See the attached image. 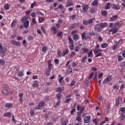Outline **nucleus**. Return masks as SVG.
<instances>
[{"label":"nucleus","mask_w":125,"mask_h":125,"mask_svg":"<svg viewBox=\"0 0 125 125\" xmlns=\"http://www.w3.org/2000/svg\"><path fill=\"white\" fill-rule=\"evenodd\" d=\"M118 18H119V16H118V15H115L110 18V20H111V21L113 22L115 20H117V19H118Z\"/></svg>","instance_id":"nucleus-28"},{"label":"nucleus","mask_w":125,"mask_h":125,"mask_svg":"<svg viewBox=\"0 0 125 125\" xmlns=\"http://www.w3.org/2000/svg\"><path fill=\"white\" fill-rule=\"evenodd\" d=\"M87 58V56H85L83 57L82 59L81 60L82 63H84V62L85 61V60H86Z\"/></svg>","instance_id":"nucleus-49"},{"label":"nucleus","mask_w":125,"mask_h":125,"mask_svg":"<svg viewBox=\"0 0 125 125\" xmlns=\"http://www.w3.org/2000/svg\"><path fill=\"white\" fill-rule=\"evenodd\" d=\"M54 63L55 64H59V60L58 59H55L54 60Z\"/></svg>","instance_id":"nucleus-64"},{"label":"nucleus","mask_w":125,"mask_h":125,"mask_svg":"<svg viewBox=\"0 0 125 125\" xmlns=\"http://www.w3.org/2000/svg\"><path fill=\"white\" fill-rule=\"evenodd\" d=\"M93 123L95 124V125H99L98 124V121H97V119L95 118L93 120Z\"/></svg>","instance_id":"nucleus-53"},{"label":"nucleus","mask_w":125,"mask_h":125,"mask_svg":"<svg viewBox=\"0 0 125 125\" xmlns=\"http://www.w3.org/2000/svg\"><path fill=\"white\" fill-rule=\"evenodd\" d=\"M50 73H51V70L47 69L45 72L46 77H49L50 75Z\"/></svg>","instance_id":"nucleus-39"},{"label":"nucleus","mask_w":125,"mask_h":125,"mask_svg":"<svg viewBox=\"0 0 125 125\" xmlns=\"http://www.w3.org/2000/svg\"><path fill=\"white\" fill-rule=\"evenodd\" d=\"M48 69L49 70H51L52 69L53 66H52V63H51V60H48Z\"/></svg>","instance_id":"nucleus-16"},{"label":"nucleus","mask_w":125,"mask_h":125,"mask_svg":"<svg viewBox=\"0 0 125 125\" xmlns=\"http://www.w3.org/2000/svg\"><path fill=\"white\" fill-rule=\"evenodd\" d=\"M19 98L20 102H23V93H21L19 94Z\"/></svg>","instance_id":"nucleus-34"},{"label":"nucleus","mask_w":125,"mask_h":125,"mask_svg":"<svg viewBox=\"0 0 125 125\" xmlns=\"http://www.w3.org/2000/svg\"><path fill=\"white\" fill-rule=\"evenodd\" d=\"M18 77H23L24 76V73H23V71H20L18 73Z\"/></svg>","instance_id":"nucleus-52"},{"label":"nucleus","mask_w":125,"mask_h":125,"mask_svg":"<svg viewBox=\"0 0 125 125\" xmlns=\"http://www.w3.org/2000/svg\"><path fill=\"white\" fill-rule=\"evenodd\" d=\"M97 40L99 41L100 42H101L103 41V39L102 38V37L100 36L98 37Z\"/></svg>","instance_id":"nucleus-63"},{"label":"nucleus","mask_w":125,"mask_h":125,"mask_svg":"<svg viewBox=\"0 0 125 125\" xmlns=\"http://www.w3.org/2000/svg\"><path fill=\"white\" fill-rule=\"evenodd\" d=\"M73 2H71V1L68 0L66 2V5L65 6L66 7H70V6H73Z\"/></svg>","instance_id":"nucleus-26"},{"label":"nucleus","mask_w":125,"mask_h":125,"mask_svg":"<svg viewBox=\"0 0 125 125\" xmlns=\"http://www.w3.org/2000/svg\"><path fill=\"white\" fill-rule=\"evenodd\" d=\"M7 48L2 46V44L0 43V55H5Z\"/></svg>","instance_id":"nucleus-4"},{"label":"nucleus","mask_w":125,"mask_h":125,"mask_svg":"<svg viewBox=\"0 0 125 125\" xmlns=\"http://www.w3.org/2000/svg\"><path fill=\"white\" fill-rule=\"evenodd\" d=\"M89 8L88 5L84 4L82 5L83 13H86L87 12V10Z\"/></svg>","instance_id":"nucleus-11"},{"label":"nucleus","mask_w":125,"mask_h":125,"mask_svg":"<svg viewBox=\"0 0 125 125\" xmlns=\"http://www.w3.org/2000/svg\"><path fill=\"white\" fill-rule=\"evenodd\" d=\"M96 11V9L95 8V7H92L91 9H90V13H95Z\"/></svg>","instance_id":"nucleus-45"},{"label":"nucleus","mask_w":125,"mask_h":125,"mask_svg":"<svg viewBox=\"0 0 125 125\" xmlns=\"http://www.w3.org/2000/svg\"><path fill=\"white\" fill-rule=\"evenodd\" d=\"M47 50V48L45 46H43L42 48V52H45Z\"/></svg>","instance_id":"nucleus-55"},{"label":"nucleus","mask_w":125,"mask_h":125,"mask_svg":"<svg viewBox=\"0 0 125 125\" xmlns=\"http://www.w3.org/2000/svg\"><path fill=\"white\" fill-rule=\"evenodd\" d=\"M5 64V61L3 59H0V65H4Z\"/></svg>","instance_id":"nucleus-58"},{"label":"nucleus","mask_w":125,"mask_h":125,"mask_svg":"<svg viewBox=\"0 0 125 125\" xmlns=\"http://www.w3.org/2000/svg\"><path fill=\"white\" fill-rule=\"evenodd\" d=\"M76 120L79 123H82L83 120L82 119V115H78L76 117Z\"/></svg>","instance_id":"nucleus-23"},{"label":"nucleus","mask_w":125,"mask_h":125,"mask_svg":"<svg viewBox=\"0 0 125 125\" xmlns=\"http://www.w3.org/2000/svg\"><path fill=\"white\" fill-rule=\"evenodd\" d=\"M72 72H73V69L68 68L67 71H66V74L70 75V74H71V73H72Z\"/></svg>","instance_id":"nucleus-56"},{"label":"nucleus","mask_w":125,"mask_h":125,"mask_svg":"<svg viewBox=\"0 0 125 125\" xmlns=\"http://www.w3.org/2000/svg\"><path fill=\"white\" fill-rule=\"evenodd\" d=\"M38 20L39 23H42V22L45 20V19H44V18H40Z\"/></svg>","instance_id":"nucleus-50"},{"label":"nucleus","mask_w":125,"mask_h":125,"mask_svg":"<svg viewBox=\"0 0 125 125\" xmlns=\"http://www.w3.org/2000/svg\"><path fill=\"white\" fill-rule=\"evenodd\" d=\"M68 40L69 43L70 44V46H69L70 50H74V47H75L74 40H72L71 37H68Z\"/></svg>","instance_id":"nucleus-5"},{"label":"nucleus","mask_w":125,"mask_h":125,"mask_svg":"<svg viewBox=\"0 0 125 125\" xmlns=\"http://www.w3.org/2000/svg\"><path fill=\"white\" fill-rule=\"evenodd\" d=\"M11 44L15 46H21V43L19 42H17L15 40H12L10 42Z\"/></svg>","instance_id":"nucleus-9"},{"label":"nucleus","mask_w":125,"mask_h":125,"mask_svg":"<svg viewBox=\"0 0 125 125\" xmlns=\"http://www.w3.org/2000/svg\"><path fill=\"white\" fill-rule=\"evenodd\" d=\"M101 14L104 17H107L108 16V12L107 11H103L101 12Z\"/></svg>","instance_id":"nucleus-25"},{"label":"nucleus","mask_w":125,"mask_h":125,"mask_svg":"<svg viewBox=\"0 0 125 125\" xmlns=\"http://www.w3.org/2000/svg\"><path fill=\"white\" fill-rule=\"evenodd\" d=\"M92 5H93V6H97L98 5V0H94L92 3Z\"/></svg>","instance_id":"nucleus-36"},{"label":"nucleus","mask_w":125,"mask_h":125,"mask_svg":"<svg viewBox=\"0 0 125 125\" xmlns=\"http://www.w3.org/2000/svg\"><path fill=\"white\" fill-rule=\"evenodd\" d=\"M109 28H111V29L108 31L109 35H113L114 34H116V33L118 32V29L114 26V23H109Z\"/></svg>","instance_id":"nucleus-1"},{"label":"nucleus","mask_w":125,"mask_h":125,"mask_svg":"<svg viewBox=\"0 0 125 125\" xmlns=\"http://www.w3.org/2000/svg\"><path fill=\"white\" fill-rule=\"evenodd\" d=\"M51 30L53 31V34H54V35H56V34H57V32H58V28L56 29L55 26L52 27L51 28Z\"/></svg>","instance_id":"nucleus-17"},{"label":"nucleus","mask_w":125,"mask_h":125,"mask_svg":"<svg viewBox=\"0 0 125 125\" xmlns=\"http://www.w3.org/2000/svg\"><path fill=\"white\" fill-rule=\"evenodd\" d=\"M101 48L104 49L108 47V43H104L101 44Z\"/></svg>","instance_id":"nucleus-33"},{"label":"nucleus","mask_w":125,"mask_h":125,"mask_svg":"<svg viewBox=\"0 0 125 125\" xmlns=\"http://www.w3.org/2000/svg\"><path fill=\"white\" fill-rule=\"evenodd\" d=\"M10 7V6L9 5V4L6 3L4 5V8L5 9V10H9V8Z\"/></svg>","instance_id":"nucleus-37"},{"label":"nucleus","mask_w":125,"mask_h":125,"mask_svg":"<svg viewBox=\"0 0 125 125\" xmlns=\"http://www.w3.org/2000/svg\"><path fill=\"white\" fill-rule=\"evenodd\" d=\"M57 54L59 56V57H62V53L61 50H58L57 52Z\"/></svg>","instance_id":"nucleus-40"},{"label":"nucleus","mask_w":125,"mask_h":125,"mask_svg":"<svg viewBox=\"0 0 125 125\" xmlns=\"http://www.w3.org/2000/svg\"><path fill=\"white\" fill-rule=\"evenodd\" d=\"M38 106H39L40 108H42V107H44V106H45V102H44V101H41L38 104Z\"/></svg>","instance_id":"nucleus-21"},{"label":"nucleus","mask_w":125,"mask_h":125,"mask_svg":"<svg viewBox=\"0 0 125 125\" xmlns=\"http://www.w3.org/2000/svg\"><path fill=\"white\" fill-rule=\"evenodd\" d=\"M91 120V116L88 115L85 116L83 118V122L84 124H89Z\"/></svg>","instance_id":"nucleus-8"},{"label":"nucleus","mask_w":125,"mask_h":125,"mask_svg":"<svg viewBox=\"0 0 125 125\" xmlns=\"http://www.w3.org/2000/svg\"><path fill=\"white\" fill-rule=\"evenodd\" d=\"M119 44H120V41H118V43H116L112 46V50H116V49H117V48L118 47V46L119 45Z\"/></svg>","instance_id":"nucleus-32"},{"label":"nucleus","mask_w":125,"mask_h":125,"mask_svg":"<svg viewBox=\"0 0 125 125\" xmlns=\"http://www.w3.org/2000/svg\"><path fill=\"white\" fill-rule=\"evenodd\" d=\"M63 90H64L63 87H58L57 88V91H58V92H60V93L63 92Z\"/></svg>","instance_id":"nucleus-43"},{"label":"nucleus","mask_w":125,"mask_h":125,"mask_svg":"<svg viewBox=\"0 0 125 125\" xmlns=\"http://www.w3.org/2000/svg\"><path fill=\"white\" fill-rule=\"evenodd\" d=\"M122 98L121 97H119L117 99H116V106H119L120 105V102H121Z\"/></svg>","instance_id":"nucleus-22"},{"label":"nucleus","mask_w":125,"mask_h":125,"mask_svg":"<svg viewBox=\"0 0 125 125\" xmlns=\"http://www.w3.org/2000/svg\"><path fill=\"white\" fill-rule=\"evenodd\" d=\"M82 51H83V54H85V53H87V52L89 51V50L86 48H83L82 49Z\"/></svg>","instance_id":"nucleus-35"},{"label":"nucleus","mask_w":125,"mask_h":125,"mask_svg":"<svg viewBox=\"0 0 125 125\" xmlns=\"http://www.w3.org/2000/svg\"><path fill=\"white\" fill-rule=\"evenodd\" d=\"M36 5H37V3L36 2V1H34L33 3L31 4V8H34V7L36 6Z\"/></svg>","instance_id":"nucleus-57"},{"label":"nucleus","mask_w":125,"mask_h":125,"mask_svg":"<svg viewBox=\"0 0 125 125\" xmlns=\"http://www.w3.org/2000/svg\"><path fill=\"white\" fill-rule=\"evenodd\" d=\"M16 23H17V22L16 21V20H14L12 23H11V27L12 28H15V26H16Z\"/></svg>","instance_id":"nucleus-38"},{"label":"nucleus","mask_w":125,"mask_h":125,"mask_svg":"<svg viewBox=\"0 0 125 125\" xmlns=\"http://www.w3.org/2000/svg\"><path fill=\"white\" fill-rule=\"evenodd\" d=\"M100 24L101 25L102 29H103V28H106V27L108 26V23H107V22H102L100 23Z\"/></svg>","instance_id":"nucleus-27"},{"label":"nucleus","mask_w":125,"mask_h":125,"mask_svg":"<svg viewBox=\"0 0 125 125\" xmlns=\"http://www.w3.org/2000/svg\"><path fill=\"white\" fill-rule=\"evenodd\" d=\"M112 77L111 76H108L103 82V84H106L107 83H109V82H111L112 81Z\"/></svg>","instance_id":"nucleus-10"},{"label":"nucleus","mask_w":125,"mask_h":125,"mask_svg":"<svg viewBox=\"0 0 125 125\" xmlns=\"http://www.w3.org/2000/svg\"><path fill=\"white\" fill-rule=\"evenodd\" d=\"M117 58H118V62H121V61H122V60H124L123 57H122V56L121 55L118 56L117 57Z\"/></svg>","instance_id":"nucleus-48"},{"label":"nucleus","mask_w":125,"mask_h":125,"mask_svg":"<svg viewBox=\"0 0 125 125\" xmlns=\"http://www.w3.org/2000/svg\"><path fill=\"white\" fill-rule=\"evenodd\" d=\"M89 37H88V36H86L85 32H84L83 33H82V40H87L89 39Z\"/></svg>","instance_id":"nucleus-15"},{"label":"nucleus","mask_w":125,"mask_h":125,"mask_svg":"<svg viewBox=\"0 0 125 125\" xmlns=\"http://www.w3.org/2000/svg\"><path fill=\"white\" fill-rule=\"evenodd\" d=\"M68 125V120L66 119L62 123V125Z\"/></svg>","instance_id":"nucleus-62"},{"label":"nucleus","mask_w":125,"mask_h":125,"mask_svg":"<svg viewBox=\"0 0 125 125\" xmlns=\"http://www.w3.org/2000/svg\"><path fill=\"white\" fill-rule=\"evenodd\" d=\"M93 21H94V18H91L88 21H83V23L84 25H91V24L93 23Z\"/></svg>","instance_id":"nucleus-6"},{"label":"nucleus","mask_w":125,"mask_h":125,"mask_svg":"<svg viewBox=\"0 0 125 125\" xmlns=\"http://www.w3.org/2000/svg\"><path fill=\"white\" fill-rule=\"evenodd\" d=\"M79 33V31H78V30L76 29V30H74L73 31H72L71 32V35L72 36L74 35H77V34H78Z\"/></svg>","instance_id":"nucleus-47"},{"label":"nucleus","mask_w":125,"mask_h":125,"mask_svg":"<svg viewBox=\"0 0 125 125\" xmlns=\"http://www.w3.org/2000/svg\"><path fill=\"white\" fill-rule=\"evenodd\" d=\"M88 57H91L92 55H93V53H92V51H89L87 53Z\"/></svg>","instance_id":"nucleus-59"},{"label":"nucleus","mask_w":125,"mask_h":125,"mask_svg":"<svg viewBox=\"0 0 125 125\" xmlns=\"http://www.w3.org/2000/svg\"><path fill=\"white\" fill-rule=\"evenodd\" d=\"M120 111L121 112V114H125V107H121Z\"/></svg>","instance_id":"nucleus-51"},{"label":"nucleus","mask_w":125,"mask_h":125,"mask_svg":"<svg viewBox=\"0 0 125 125\" xmlns=\"http://www.w3.org/2000/svg\"><path fill=\"white\" fill-rule=\"evenodd\" d=\"M112 3H110V2H108L106 3V4L105 5L104 8L106 10L108 9H110V7H111V4Z\"/></svg>","instance_id":"nucleus-31"},{"label":"nucleus","mask_w":125,"mask_h":125,"mask_svg":"<svg viewBox=\"0 0 125 125\" xmlns=\"http://www.w3.org/2000/svg\"><path fill=\"white\" fill-rule=\"evenodd\" d=\"M27 20L28 18L27 17L22 18L21 20V22L23 23V26L24 29H27L29 28V26L30 25V21H28Z\"/></svg>","instance_id":"nucleus-2"},{"label":"nucleus","mask_w":125,"mask_h":125,"mask_svg":"<svg viewBox=\"0 0 125 125\" xmlns=\"http://www.w3.org/2000/svg\"><path fill=\"white\" fill-rule=\"evenodd\" d=\"M59 83H61L62 85H64V84H65V82H64V78L63 77H61L59 79Z\"/></svg>","instance_id":"nucleus-14"},{"label":"nucleus","mask_w":125,"mask_h":125,"mask_svg":"<svg viewBox=\"0 0 125 125\" xmlns=\"http://www.w3.org/2000/svg\"><path fill=\"white\" fill-rule=\"evenodd\" d=\"M80 49H81V48L80 47V46H77L75 49H74L75 51H76V52H79L80 51Z\"/></svg>","instance_id":"nucleus-61"},{"label":"nucleus","mask_w":125,"mask_h":125,"mask_svg":"<svg viewBox=\"0 0 125 125\" xmlns=\"http://www.w3.org/2000/svg\"><path fill=\"white\" fill-rule=\"evenodd\" d=\"M74 28H76V23H73L71 25L68 27L69 30H72V29H74Z\"/></svg>","instance_id":"nucleus-46"},{"label":"nucleus","mask_w":125,"mask_h":125,"mask_svg":"<svg viewBox=\"0 0 125 125\" xmlns=\"http://www.w3.org/2000/svg\"><path fill=\"white\" fill-rule=\"evenodd\" d=\"M111 8H112V9H114V10L118 11V10H120V9H121V6L116 4L111 3Z\"/></svg>","instance_id":"nucleus-7"},{"label":"nucleus","mask_w":125,"mask_h":125,"mask_svg":"<svg viewBox=\"0 0 125 125\" xmlns=\"http://www.w3.org/2000/svg\"><path fill=\"white\" fill-rule=\"evenodd\" d=\"M72 36H73L72 38L73 40L75 41V42L79 41V40L80 39V36H79V35L78 34H75Z\"/></svg>","instance_id":"nucleus-19"},{"label":"nucleus","mask_w":125,"mask_h":125,"mask_svg":"<svg viewBox=\"0 0 125 125\" xmlns=\"http://www.w3.org/2000/svg\"><path fill=\"white\" fill-rule=\"evenodd\" d=\"M11 115H12V113H11V112H7V113H5L3 116V117H7V118H10V116H11Z\"/></svg>","instance_id":"nucleus-30"},{"label":"nucleus","mask_w":125,"mask_h":125,"mask_svg":"<svg viewBox=\"0 0 125 125\" xmlns=\"http://www.w3.org/2000/svg\"><path fill=\"white\" fill-rule=\"evenodd\" d=\"M72 100V98H66V100H64V104H67V103H69L70 101H71Z\"/></svg>","instance_id":"nucleus-44"},{"label":"nucleus","mask_w":125,"mask_h":125,"mask_svg":"<svg viewBox=\"0 0 125 125\" xmlns=\"http://www.w3.org/2000/svg\"><path fill=\"white\" fill-rule=\"evenodd\" d=\"M39 81L36 80L33 82L32 86L33 87H39Z\"/></svg>","instance_id":"nucleus-13"},{"label":"nucleus","mask_w":125,"mask_h":125,"mask_svg":"<svg viewBox=\"0 0 125 125\" xmlns=\"http://www.w3.org/2000/svg\"><path fill=\"white\" fill-rule=\"evenodd\" d=\"M75 84H76V82L73 81L69 84V86H74Z\"/></svg>","instance_id":"nucleus-60"},{"label":"nucleus","mask_w":125,"mask_h":125,"mask_svg":"<svg viewBox=\"0 0 125 125\" xmlns=\"http://www.w3.org/2000/svg\"><path fill=\"white\" fill-rule=\"evenodd\" d=\"M56 97H57V100H58V101H60V100L61 99V97H62V94L60 93L56 95Z\"/></svg>","instance_id":"nucleus-41"},{"label":"nucleus","mask_w":125,"mask_h":125,"mask_svg":"<svg viewBox=\"0 0 125 125\" xmlns=\"http://www.w3.org/2000/svg\"><path fill=\"white\" fill-rule=\"evenodd\" d=\"M5 107H6V108H12V107H13V104L12 103H6L5 104Z\"/></svg>","instance_id":"nucleus-24"},{"label":"nucleus","mask_w":125,"mask_h":125,"mask_svg":"<svg viewBox=\"0 0 125 125\" xmlns=\"http://www.w3.org/2000/svg\"><path fill=\"white\" fill-rule=\"evenodd\" d=\"M123 25L122 23H121L120 22H115L114 23V28H118V27H120V26H122Z\"/></svg>","instance_id":"nucleus-29"},{"label":"nucleus","mask_w":125,"mask_h":125,"mask_svg":"<svg viewBox=\"0 0 125 125\" xmlns=\"http://www.w3.org/2000/svg\"><path fill=\"white\" fill-rule=\"evenodd\" d=\"M93 52L95 57H100L101 56H103L102 50L101 49H94Z\"/></svg>","instance_id":"nucleus-3"},{"label":"nucleus","mask_w":125,"mask_h":125,"mask_svg":"<svg viewBox=\"0 0 125 125\" xmlns=\"http://www.w3.org/2000/svg\"><path fill=\"white\" fill-rule=\"evenodd\" d=\"M69 49H66L64 51L62 52V57H65L66 55H68V54L69 53Z\"/></svg>","instance_id":"nucleus-18"},{"label":"nucleus","mask_w":125,"mask_h":125,"mask_svg":"<svg viewBox=\"0 0 125 125\" xmlns=\"http://www.w3.org/2000/svg\"><path fill=\"white\" fill-rule=\"evenodd\" d=\"M95 29L96 31H98V32H101V31H102V27H101L100 24H96L95 26Z\"/></svg>","instance_id":"nucleus-12"},{"label":"nucleus","mask_w":125,"mask_h":125,"mask_svg":"<svg viewBox=\"0 0 125 125\" xmlns=\"http://www.w3.org/2000/svg\"><path fill=\"white\" fill-rule=\"evenodd\" d=\"M2 92L4 95H8V94H9V90L6 89H3L2 90Z\"/></svg>","instance_id":"nucleus-20"},{"label":"nucleus","mask_w":125,"mask_h":125,"mask_svg":"<svg viewBox=\"0 0 125 125\" xmlns=\"http://www.w3.org/2000/svg\"><path fill=\"white\" fill-rule=\"evenodd\" d=\"M32 22L33 25H36V24H37V21H36L35 18H32Z\"/></svg>","instance_id":"nucleus-54"},{"label":"nucleus","mask_w":125,"mask_h":125,"mask_svg":"<svg viewBox=\"0 0 125 125\" xmlns=\"http://www.w3.org/2000/svg\"><path fill=\"white\" fill-rule=\"evenodd\" d=\"M125 119V113H121L120 116V121H124Z\"/></svg>","instance_id":"nucleus-42"}]
</instances>
